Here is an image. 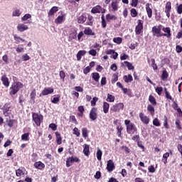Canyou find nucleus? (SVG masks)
<instances>
[{
  "label": "nucleus",
  "mask_w": 182,
  "mask_h": 182,
  "mask_svg": "<svg viewBox=\"0 0 182 182\" xmlns=\"http://www.w3.org/2000/svg\"><path fill=\"white\" fill-rule=\"evenodd\" d=\"M124 124L127 127V133H128V134H134V133L137 132V127H136V124L130 122V120L125 119Z\"/></svg>",
  "instance_id": "1"
},
{
  "label": "nucleus",
  "mask_w": 182,
  "mask_h": 182,
  "mask_svg": "<svg viewBox=\"0 0 182 182\" xmlns=\"http://www.w3.org/2000/svg\"><path fill=\"white\" fill-rule=\"evenodd\" d=\"M22 87H23V84L21 82L13 83L10 87V95H16L17 92H19Z\"/></svg>",
  "instance_id": "2"
},
{
  "label": "nucleus",
  "mask_w": 182,
  "mask_h": 182,
  "mask_svg": "<svg viewBox=\"0 0 182 182\" xmlns=\"http://www.w3.org/2000/svg\"><path fill=\"white\" fill-rule=\"evenodd\" d=\"M124 109V104L119 102L111 107L110 110L111 112H114V113H119L120 110H123Z\"/></svg>",
  "instance_id": "3"
},
{
  "label": "nucleus",
  "mask_w": 182,
  "mask_h": 182,
  "mask_svg": "<svg viewBox=\"0 0 182 182\" xmlns=\"http://www.w3.org/2000/svg\"><path fill=\"white\" fill-rule=\"evenodd\" d=\"M33 120L36 123V126H41L43 120V116L38 114L37 113H33Z\"/></svg>",
  "instance_id": "4"
},
{
  "label": "nucleus",
  "mask_w": 182,
  "mask_h": 182,
  "mask_svg": "<svg viewBox=\"0 0 182 182\" xmlns=\"http://www.w3.org/2000/svg\"><path fill=\"white\" fill-rule=\"evenodd\" d=\"M152 33L153 36H156V38H161V36H163V33H161V28L157 26L152 28Z\"/></svg>",
  "instance_id": "5"
},
{
  "label": "nucleus",
  "mask_w": 182,
  "mask_h": 182,
  "mask_svg": "<svg viewBox=\"0 0 182 182\" xmlns=\"http://www.w3.org/2000/svg\"><path fill=\"white\" fill-rule=\"evenodd\" d=\"M91 13L92 14H105L106 9H105L102 6L97 5L92 9Z\"/></svg>",
  "instance_id": "6"
},
{
  "label": "nucleus",
  "mask_w": 182,
  "mask_h": 182,
  "mask_svg": "<svg viewBox=\"0 0 182 182\" xmlns=\"http://www.w3.org/2000/svg\"><path fill=\"white\" fill-rule=\"evenodd\" d=\"M90 119L94 122L97 119V109L95 107L92 108L90 112Z\"/></svg>",
  "instance_id": "7"
},
{
  "label": "nucleus",
  "mask_w": 182,
  "mask_h": 182,
  "mask_svg": "<svg viewBox=\"0 0 182 182\" xmlns=\"http://www.w3.org/2000/svg\"><path fill=\"white\" fill-rule=\"evenodd\" d=\"M162 31L165 33H162V36H166V38H171V29L170 27H164Z\"/></svg>",
  "instance_id": "8"
},
{
  "label": "nucleus",
  "mask_w": 182,
  "mask_h": 182,
  "mask_svg": "<svg viewBox=\"0 0 182 182\" xmlns=\"http://www.w3.org/2000/svg\"><path fill=\"white\" fill-rule=\"evenodd\" d=\"M138 22V25L136 26L135 28L136 35H140V33H141V31H143V23H141V20H139Z\"/></svg>",
  "instance_id": "9"
},
{
  "label": "nucleus",
  "mask_w": 182,
  "mask_h": 182,
  "mask_svg": "<svg viewBox=\"0 0 182 182\" xmlns=\"http://www.w3.org/2000/svg\"><path fill=\"white\" fill-rule=\"evenodd\" d=\"M114 168H115L114 163H113L112 160H109L107 161V171L111 173V171H113V170Z\"/></svg>",
  "instance_id": "10"
},
{
  "label": "nucleus",
  "mask_w": 182,
  "mask_h": 182,
  "mask_svg": "<svg viewBox=\"0 0 182 182\" xmlns=\"http://www.w3.org/2000/svg\"><path fill=\"white\" fill-rule=\"evenodd\" d=\"M139 118L142 122V123H144V124H149V117H147V116H145V114H143L142 112L139 114Z\"/></svg>",
  "instance_id": "11"
},
{
  "label": "nucleus",
  "mask_w": 182,
  "mask_h": 182,
  "mask_svg": "<svg viewBox=\"0 0 182 182\" xmlns=\"http://www.w3.org/2000/svg\"><path fill=\"white\" fill-rule=\"evenodd\" d=\"M29 28L28 27V26L23 24V23H19L17 26V30L19 32H25V31H28Z\"/></svg>",
  "instance_id": "12"
},
{
  "label": "nucleus",
  "mask_w": 182,
  "mask_h": 182,
  "mask_svg": "<svg viewBox=\"0 0 182 182\" xmlns=\"http://www.w3.org/2000/svg\"><path fill=\"white\" fill-rule=\"evenodd\" d=\"M117 0H112L111 4L112 11V12H116L119 9V5H118Z\"/></svg>",
  "instance_id": "13"
},
{
  "label": "nucleus",
  "mask_w": 182,
  "mask_h": 182,
  "mask_svg": "<svg viewBox=\"0 0 182 182\" xmlns=\"http://www.w3.org/2000/svg\"><path fill=\"white\" fill-rule=\"evenodd\" d=\"M1 80L6 87H9V79L6 77V75H3Z\"/></svg>",
  "instance_id": "14"
},
{
  "label": "nucleus",
  "mask_w": 182,
  "mask_h": 182,
  "mask_svg": "<svg viewBox=\"0 0 182 182\" xmlns=\"http://www.w3.org/2000/svg\"><path fill=\"white\" fill-rule=\"evenodd\" d=\"M16 176L17 177H22V176H25V168H19L16 170Z\"/></svg>",
  "instance_id": "15"
},
{
  "label": "nucleus",
  "mask_w": 182,
  "mask_h": 182,
  "mask_svg": "<svg viewBox=\"0 0 182 182\" xmlns=\"http://www.w3.org/2000/svg\"><path fill=\"white\" fill-rule=\"evenodd\" d=\"M146 11L149 18H151L153 16V10L150 8V4L147 3L146 4Z\"/></svg>",
  "instance_id": "16"
},
{
  "label": "nucleus",
  "mask_w": 182,
  "mask_h": 182,
  "mask_svg": "<svg viewBox=\"0 0 182 182\" xmlns=\"http://www.w3.org/2000/svg\"><path fill=\"white\" fill-rule=\"evenodd\" d=\"M51 93H53V88L47 87L42 91L43 96H47V95H50Z\"/></svg>",
  "instance_id": "17"
},
{
  "label": "nucleus",
  "mask_w": 182,
  "mask_h": 182,
  "mask_svg": "<svg viewBox=\"0 0 182 182\" xmlns=\"http://www.w3.org/2000/svg\"><path fill=\"white\" fill-rule=\"evenodd\" d=\"M65 19V14L62 16H58V18L55 20V23L58 24L63 23Z\"/></svg>",
  "instance_id": "18"
},
{
  "label": "nucleus",
  "mask_w": 182,
  "mask_h": 182,
  "mask_svg": "<svg viewBox=\"0 0 182 182\" xmlns=\"http://www.w3.org/2000/svg\"><path fill=\"white\" fill-rule=\"evenodd\" d=\"M117 17L114 15H112L110 14H108L106 15V21L107 22H110L111 21H117Z\"/></svg>",
  "instance_id": "19"
},
{
  "label": "nucleus",
  "mask_w": 182,
  "mask_h": 182,
  "mask_svg": "<svg viewBox=\"0 0 182 182\" xmlns=\"http://www.w3.org/2000/svg\"><path fill=\"white\" fill-rule=\"evenodd\" d=\"M34 167L38 170H43L45 164L42 163L41 161H38L34 164Z\"/></svg>",
  "instance_id": "20"
},
{
  "label": "nucleus",
  "mask_w": 182,
  "mask_h": 182,
  "mask_svg": "<svg viewBox=\"0 0 182 182\" xmlns=\"http://www.w3.org/2000/svg\"><path fill=\"white\" fill-rule=\"evenodd\" d=\"M85 35H89L92 36H95V32L92 31L91 28L87 27L84 30Z\"/></svg>",
  "instance_id": "21"
},
{
  "label": "nucleus",
  "mask_w": 182,
  "mask_h": 182,
  "mask_svg": "<svg viewBox=\"0 0 182 182\" xmlns=\"http://www.w3.org/2000/svg\"><path fill=\"white\" fill-rule=\"evenodd\" d=\"M86 19H87L86 15L82 14L77 18V23H85V22H86Z\"/></svg>",
  "instance_id": "22"
},
{
  "label": "nucleus",
  "mask_w": 182,
  "mask_h": 182,
  "mask_svg": "<svg viewBox=\"0 0 182 182\" xmlns=\"http://www.w3.org/2000/svg\"><path fill=\"white\" fill-rule=\"evenodd\" d=\"M123 79L126 83H129L130 82H133V76H132V75L130 74H129L128 75H124Z\"/></svg>",
  "instance_id": "23"
},
{
  "label": "nucleus",
  "mask_w": 182,
  "mask_h": 182,
  "mask_svg": "<svg viewBox=\"0 0 182 182\" xmlns=\"http://www.w3.org/2000/svg\"><path fill=\"white\" fill-rule=\"evenodd\" d=\"M85 55H86V50H82L78 51L77 53V60H80V59H82V56H85Z\"/></svg>",
  "instance_id": "24"
},
{
  "label": "nucleus",
  "mask_w": 182,
  "mask_h": 182,
  "mask_svg": "<svg viewBox=\"0 0 182 182\" xmlns=\"http://www.w3.org/2000/svg\"><path fill=\"white\" fill-rule=\"evenodd\" d=\"M109 107H110V105L107 102H105L103 103V112L104 113H105V114H107V113H109Z\"/></svg>",
  "instance_id": "25"
},
{
  "label": "nucleus",
  "mask_w": 182,
  "mask_h": 182,
  "mask_svg": "<svg viewBox=\"0 0 182 182\" xmlns=\"http://www.w3.org/2000/svg\"><path fill=\"white\" fill-rule=\"evenodd\" d=\"M55 136L57 144L60 145V144L62 143V136H60V134L57 132H55Z\"/></svg>",
  "instance_id": "26"
},
{
  "label": "nucleus",
  "mask_w": 182,
  "mask_h": 182,
  "mask_svg": "<svg viewBox=\"0 0 182 182\" xmlns=\"http://www.w3.org/2000/svg\"><path fill=\"white\" fill-rule=\"evenodd\" d=\"M58 9L57 6H53L48 12V15L52 16V15H55L58 12Z\"/></svg>",
  "instance_id": "27"
},
{
  "label": "nucleus",
  "mask_w": 182,
  "mask_h": 182,
  "mask_svg": "<svg viewBox=\"0 0 182 182\" xmlns=\"http://www.w3.org/2000/svg\"><path fill=\"white\" fill-rule=\"evenodd\" d=\"M73 163V156L69 157L66 160V167H70Z\"/></svg>",
  "instance_id": "28"
},
{
  "label": "nucleus",
  "mask_w": 182,
  "mask_h": 182,
  "mask_svg": "<svg viewBox=\"0 0 182 182\" xmlns=\"http://www.w3.org/2000/svg\"><path fill=\"white\" fill-rule=\"evenodd\" d=\"M149 100L150 103H151V105H153V106H156V105H157L156 98L154 97H153V95H149Z\"/></svg>",
  "instance_id": "29"
},
{
  "label": "nucleus",
  "mask_w": 182,
  "mask_h": 182,
  "mask_svg": "<svg viewBox=\"0 0 182 182\" xmlns=\"http://www.w3.org/2000/svg\"><path fill=\"white\" fill-rule=\"evenodd\" d=\"M83 153H84L85 156H89V153H90L89 145H87V144L84 145Z\"/></svg>",
  "instance_id": "30"
},
{
  "label": "nucleus",
  "mask_w": 182,
  "mask_h": 182,
  "mask_svg": "<svg viewBox=\"0 0 182 182\" xmlns=\"http://www.w3.org/2000/svg\"><path fill=\"white\" fill-rule=\"evenodd\" d=\"M92 79L95 82H99V80L100 79V75H99L98 73H92Z\"/></svg>",
  "instance_id": "31"
},
{
  "label": "nucleus",
  "mask_w": 182,
  "mask_h": 182,
  "mask_svg": "<svg viewBox=\"0 0 182 182\" xmlns=\"http://www.w3.org/2000/svg\"><path fill=\"white\" fill-rule=\"evenodd\" d=\"M124 65H126L129 70H133V69H134V66H133V64H132V63H129L128 61H124Z\"/></svg>",
  "instance_id": "32"
},
{
  "label": "nucleus",
  "mask_w": 182,
  "mask_h": 182,
  "mask_svg": "<svg viewBox=\"0 0 182 182\" xmlns=\"http://www.w3.org/2000/svg\"><path fill=\"white\" fill-rule=\"evenodd\" d=\"M171 11V2L168 1L165 6V12H170Z\"/></svg>",
  "instance_id": "33"
},
{
  "label": "nucleus",
  "mask_w": 182,
  "mask_h": 182,
  "mask_svg": "<svg viewBox=\"0 0 182 182\" xmlns=\"http://www.w3.org/2000/svg\"><path fill=\"white\" fill-rule=\"evenodd\" d=\"M147 110L151 113V116H154V107L151 105H148Z\"/></svg>",
  "instance_id": "34"
},
{
  "label": "nucleus",
  "mask_w": 182,
  "mask_h": 182,
  "mask_svg": "<svg viewBox=\"0 0 182 182\" xmlns=\"http://www.w3.org/2000/svg\"><path fill=\"white\" fill-rule=\"evenodd\" d=\"M22 14V11L19 9H16L15 11H13L12 13V16H21Z\"/></svg>",
  "instance_id": "35"
},
{
  "label": "nucleus",
  "mask_w": 182,
  "mask_h": 182,
  "mask_svg": "<svg viewBox=\"0 0 182 182\" xmlns=\"http://www.w3.org/2000/svg\"><path fill=\"white\" fill-rule=\"evenodd\" d=\"M21 140L24 141H28L29 140V133H25L21 135Z\"/></svg>",
  "instance_id": "36"
},
{
  "label": "nucleus",
  "mask_w": 182,
  "mask_h": 182,
  "mask_svg": "<svg viewBox=\"0 0 182 182\" xmlns=\"http://www.w3.org/2000/svg\"><path fill=\"white\" fill-rule=\"evenodd\" d=\"M103 153L102 152V150L98 149L96 154L97 156V159L99 161H100V160H102V156Z\"/></svg>",
  "instance_id": "37"
},
{
  "label": "nucleus",
  "mask_w": 182,
  "mask_h": 182,
  "mask_svg": "<svg viewBox=\"0 0 182 182\" xmlns=\"http://www.w3.org/2000/svg\"><path fill=\"white\" fill-rule=\"evenodd\" d=\"M70 39H76L77 38V33L76 31V29H73V32L70 34Z\"/></svg>",
  "instance_id": "38"
},
{
  "label": "nucleus",
  "mask_w": 182,
  "mask_h": 182,
  "mask_svg": "<svg viewBox=\"0 0 182 182\" xmlns=\"http://www.w3.org/2000/svg\"><path fill=\"white\" fill-rule=\"evenodd\" d=\"M101 19H102V21H101V23H102V28H106V18H105V14H102V16H101Z\"/></svg>",
  "instance_id": "39"
},
{
  "label": "nucleus",
  "mask_w": 182,
  "mask_h": 182,
  "mask_svg": "<svg viewBox=\"0 0 182 182\" xmlns=\"http://www.w3.org/2000/svg\"><path fill=\"white\" fill-rule=\"evenodd\" d=\"M131 12V16H132V18H136V16H137V10H136V9H132L130 10Z\"/></svg>",
  "instance_id": "40"
},
{
  "label": "nucleus",
  "mask_w": 182,
  "mask_h": 182,
  "mask_svg": "<svg viewBox=\"0 0 182 182\" xmlns=\"http://www.w3.org/2000/svg\"><path fill=\"white\" fill-rule=\"evenodd\" d=\"M122 41L123 40L120 37H117V38H113V42H114V43H117V45H120V43H122Z\"/></svg>",
  "instance_id": "41"
},
{
  "label": "nucleus",
  "mask_w": 182,
  "mask_h": 182,
  "mask_svg": "<svg viewBox=\"0 0 182 182\" xmlns=\"http://www.w3.org/2000/svg\"><path fill=\"white\" fill-rule=\"evenodd\" d=\"M151 61V66L154 70H157L158 67H157V64H156V60H154V58H152Z\"/></svg>",
  "instance_id": "42"
},
{
  "label": "nucleus",
  "mask_w": 182,
  "mask_h": 182,
  "mask_svg": "<svg viewBox=\"0 0 182 182\" xmlns=\"http://www.w3.org/2000/svg\"><path fill=\"white\" fill-rule=\"evenodd\" d=\"M167 77H168V73H167V71L164 70L161 75V79L162 80H166V79H167Z\"/></svg>",
  "instance_id": "43"
},
{
  "label": "nucleus",
  "mask_w": 182,
  "mask_h": 182,
  "mask_svg": "<svg viewBox=\"0 0 182 182\" xmlns=\"http://www.w3.org/2000/svg\"><path fill=\"white\" fill-rule=\"evenodd\" d=\"M82 137H84V139H86V137H87V128H82Z\"/></svg>",
  "instance_id": "44"
},
{
  "label": "nucleus",
  "mask_w": 182,
  "mask_h": 182,
  "mask_svg": "<svg viewBox=\"0 0 182 182\" xmlns=\"http://www.w3.org/2000/svg\"><path fill=\"white\" fill-rule=\"evenodd\" d=\"M107 102H114V96L110 95V94H108L107 95Z\"/></svg>",
  "instance_id": "45"
},
{
  "label": "nucleus",
  "mask_w": 182,
  "mask_h": 182,
  "mask_svg": "<svg viewBox=\"0 0 182 182\" xmlns=\"http://www.w3.org/2000/svg\"><path fill=\"white\" fill-rule=\"evenodd\" d=\"M9 110L10 108L9 107L4 106L3 109V113L6 116L7 114H9Z\"/></svg>",
  "instance_id": "46"
},
{
  "label": "nucleus",
  "mask_w": 182,
  "mask_h": 182,
  "mask_svg": "<svg viewBox=\"0 0 182 182\" xmlns=\"http://www.w3.org/2000/svg\"><path fill=\"white\" fill-rule=\"evenodd\" d=\"M153 124H154V126H156V127H159V126H161V124H160V121L159 120V119L155 118L153 120Z\"/></svg>",
  "instance_id": "47"
},
{
  "label": "nucleus",
  "mask_w": 182,
  "mask_h": 182,
  "mask_svg": "<svg viewBox=\"0 0 182 182\" xmlns=\"http://www.w3.org/2000/svg\"><path fill=\"white\" fill-rule=\"evenodd\" d=\"M31 18H32V16L29 14H27L21 18V21H28V19H31Z\"/></svg>",
  "instance_id": "48"
},
{
  "label": "nucleus",
  "mask_w": 182,
  "mask_h": 182,
  "mask_svg": "<svg viewBox=\"0 0 182 182\" xmlns=\"http://www.w3.org/2000/svg\"><path fill=\"white\" fill-rule=\"evenodd\" d=\"M73 134H76L77 137H79V136H80V131L79 130V129H77V127H75L73 129Z\"/></svg>",
  "instance_id": "49"
},
{
  "label": "nucleus",
  "mask_w": 182,
  "mask_h": 182,
  "mask_svg": "<svg viewBox=\"0 0 182 182\" xmlns=\"http://www.w3.org/2000/svg\"><path fill=\"white\" fill-rule=\"evenodd\" d=\"M30 97L32 100H35V97H36V91L35 90L31 92Z\"/></svg>",
  "instance_id": "50"
},
{
  "label": "nucleus",
  "mask_w": 182,
  "mask_h": 182,
  "mask_svg": "<svg viewBox=\"0 0 182 182\" xmlns=\"http://www.w3.org/2000/svg\"><path fill=\"white\" fill-rule=\"evenodd\" d=\"M14 39L15 41H17L18 43H19V41H21L22 42H25V40L24 39H22V38L18 36V35L15 34L14 35Z\"/></svg>",
  "instance_id": "51"
},
{
  "label": "nucleus",
  "mask_w": 182,
  "mask_h": 182,
  "mask_svg": "<svg viewBox=\"0 0 182 182\" xmlns=\"http://www.w3.org/2000/svg\"><path fill=\"white\" fill-rule=\"evenodd\" d=\"M155 90L156 93H158L159 96H161V92H163V87H157Z\"/></svg>",
  "instance_id": "52"
},
{
  "label": "nucleus",
  "mask_w": 182,
  "mask_h": 182,
  "mask_svg": "<svg viewBox=\"0 0 182 182\" xmlns=\"http://www.w3.org/2000/svg\"><path fill=\"white\" fill-rule=\"evenodd\" d=\"M60 79H63V80H65V77H66V74L65 73V71L61 70L59 73Z\"/></svg>",
  "instance_id": "53"
},
{
  "label": "nucleus",
  "mask_w": 182,
  "mask_h": 182,
  "mask_svg": "<svg viewBox=\"0 0 182 182\" xmlns=\"http://www.w3.org/2000/svg\"><path fill=\"white\" fill-rule=\"evenodd\" d=\"M59 100H60V97H55L51 100V102L52 103H54V105H58V102H59Z\"/></svg>",
  "instance_id": "54"
},
{
  "label": "nucleus",
  "mask_w": 182,
  "mask_h": 182,
  "mask_svg": "<svg viewBox=\"0 0 182 182\" xmlns=\"http://www.w3.org/2000/svg\"><path fill=\"white\" fill-rule=\"evenodd\" d=\"M117 134L119 137H120L122 136V130H123V128L122 127H117Z\"/></svg>",
  "instance_id": "55"
},
{
  "label": "nucleus",
  "mask_w": 182,
  "mask_h": 182,
  "mask_svg": "<svg viewBox=\"0 0 182 182\" xmlns=\"http://www.w3.org/2000/svg\"><path fill=\"white\" fill-rule=\"evenodd\" d=\"M99 100V98L97 97H95L92 98V100H91V106H96V102Z\"/></svg>",
  "instance_id": "56"
},
{
  "label": "nucleus",
  "mask_w": 182,
  "mask_h": 182,
  "mask_svg": "<svg viewBox=\"0 0 182 182\" xmlns=\"http://www.w3.org/2000/svg\"><path fill=\"white\" fill-rule=\"evenodd\" d=\"M77 109H78V112H80V116H83V112H85V107H83V106H79Z\"/></svg>",
  "instance_id": "57"
},
{
  "label": "nucleus",
  "mask_w": 182,
  "mask_h": 182,
  "mask_svg": "<svg viewBox=\"0 0 182 182\" xmlns=\"http://www.w3.org/2000/svg\"><path fill=\"white\" fill-rule=\"evenodd\" d=\"M22 59L24 62H26V60H29L31 59V57H29L28 54H24L22 55Z\"/></svg>",
  "instance_id": "58"
},
{
  "label": "nucleus",
  "mask_w": 182,
  "mask_h": 182,
  "mask_svg": "<svg viewBox=\"0 0 182 182\" xmlns=\"http://www.w3.org/2000/svg\"><path fill=\"white\" fill-rule=\"evenodd\" d=\"M89 54L91 55V56H96L97 54V52L95 49H92L89 51Z\"/></svg>",
  "instance_id": "59"
},
{
  "label": "nucleus",
  "mask_w": 182,
  "mask_h": 182,
  "mask_svg": "<svg viewBox=\"0 0 182 182\" xmlns=\"http://www.w3.org/2000/svg\"><path fill=\"white\" fill-rule=\"evenodd\" d=\"M148 170L149 173H154L156 171V168H154V166L151 165L148 167Z\"/></svg>",
  "instance_id": "60"
},
{
  "label": "nucleus",
  "mask_w": 182,
  "mask_h": 182,
  "mask_svg": "<svg viewBox=\"0 0 182 182\" xmlns=\"http://www.w3.org/2000/svg\"><path fill=\"white\" fill-rule=\"evenodd\" d=\"M50 129H52L54 132L58 129V126H56L55 124L52 123L49 124Z\"/></svg>",
  "instance_id": "61"
},
{
  "label": "nucleus",
  "mask_w": 182,
  "mask_h": 182,
  "mask_svg": "<svg viewBox=\"0 0 182 182\" xmlns=\"http://www.w3.org/2000/svg\"><path fill=\"white\" fill-rule=\"evenodd\" d=\"M89 72H90V67L87 66L85 68H84L83 73H85V75H87Z\"/></svg>",
  "instance_id": "62"
},
{
  "label": "nucleus",
  "mask_w": 182,
  "mask_h": 182,
  "mask_svg": "<svg viewBox=\"0 0 182 182\" xmlns=\"http://www.w3.org/2000/svg\"><path fill=\"white\" fill-rule=\"evenodd\" d=\"M177 13L179 14V15H181L182 14V4H180L178 8H177Z\"/></svg>",
  "instance_id": "63"
},
{
  "label": "nucleus",
  "mask_w": 182,
  "mask_h": 182,
  "mask_svg": "<svg viewBox=\"0 0 182 182\" xmlns=\"http://www.w3.org/2000/svg\"><path fill=\"white\" fill-rule=\"evenodd\" d=\"M106 83H107L106 77H102L101 79V86H105Z\"/></svg>",
  "instance_id": "64"
}]
</instances>
